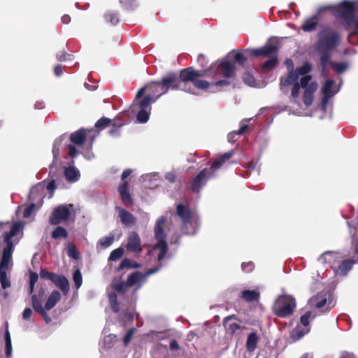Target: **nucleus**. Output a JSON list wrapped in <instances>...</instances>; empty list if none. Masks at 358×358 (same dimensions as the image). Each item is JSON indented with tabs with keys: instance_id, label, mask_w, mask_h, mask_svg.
Returning a JSON list of instances; mask_svg holds the SVG:
<instances>
[{
	"instance_id": "obj_1",
	"label": "nucleus",
	"mask_w": 358,
	"mask_h": 358,
	"mask_svg": "<svg viewBox=\"0 0 358 358\" xmlns=\"http://www.w3.org/2000/svg\"><path fill=\"white\" fill-rule=\"evenodd\" d=\"M203 76H204V74L194 71L191 68H188L181 71L180 75V81L179 82H177V76L175 74L171 73L163 77L161 82L152 83L149 84L147 87L148 90L154 94L159 93L155 98L156 101L162 95L167 93L170 89L173 90H181L192 94H196L190 87L189 83H192L196 88L199 90H205L208 89L210 83L206 80L199 79V78Z\"/></svg>"
},
{
	"instance_id": "obj_2",
	"label": "nucleus",
	"mask_w": 358,
	"mask_h": 358,
	"mask_svg": "<svg viewBox=\"0 0 358 358\" xmlns=\"http://www.w3.org/2000/svg\"><path fill=\"white\" fill-rule=\"evenodd\" d=\"M166 223L164 217L159 218L155 224L154 231V243L152 245L151 250L148 252V255L155 259H157L159 263L158 266L150 269L145 273L136 271L128 276L127 280V285L132 287L138 285V289L147 280V278L157 271H159L162 266L163 261L166 259H169L168 255V244L166 241V236L164 232V227Z\"/></svg>"
},
{
	"instance_id": "obj_3",
	"label": "nucleus",
	"mask_w": 358,
	"mask_h": 358,
	"mask_svg": "<svg viewBox=\"0 0 358 358\" xmlns=\"http://www.w3.org/2000/svg\"><path fill=\"white\" fill-rule=\"evenodd\" d=\"M246 55L248 54L245 51L244 52H231L219 64H214L210 66L206 74L211 76L214 73L213 78L215 81L210 83L208 87L210 92H218L230 85L229 79L233 78L235 74L234 64L238 63L243 65L247 59Z\"/></svg>"
},
{
	"instance_id": "obj_4",
	"label": "nucleus",
	"mask_w": 358,
	"mask_h": 358,
	"mask_svg": "<svg viewBox=\"0 0 358 358\" xmlns=\"http://www.w3.org/2000/svg\"><path fill=\"white\" fill-rule=\"evenodd\" d=\"M23 229V224L17 222H0V248L6 245L2 250V257L0 262V282L1 287L6 289L10 286V280L6 275V270L11 262L12 253L14 250V237Z\"/></svg>"
},
{
	"instance_id": "obj_5",
	"label": "nucleus",
	"mask_w": 358,
	"mask_h": 358,
	"mask_svg": "<svg viewBox=\"0 0 358 358\" xmlns=\"http://www.w3.org/2000/svg\"><path fill=\"white\" fill-rule=\"evenodd\" d=\"M345 257L339 252H326L318 258V261L328 263L336 275L345 276L351 270L352 265L358 263V243L355 247L353 257L345 259Z\"/></svg>"
},
{
	"instance_id": "obj_6",
	"label": "nucleus",
	"mask_w": 358,
	"mask_h": 358,
	"mask_svg": "<svg viewBox=\"0 0 358 358\" xmlns=\"http://www.w3.org/2000/svg\"><path fill=\"white\" fill-rule=\"evenodd\" d=\"M341 36L337 31L324 28L318 33L317 50L321 55L320 62L323 68L329 63L331 51L340 43Z\"/></svg>"
},
{
	"instance_id": "obj_7",
	"label": "nucleus",
	"mask_w": 358,
	"mask_h": 358,
	"mask_svg": "<svg viewBox=\"0 0 358 358\" xmlns=\"http://www.w3.org/2000/svg\"><path fill=\"white\" fill-rule=\"evenodd\" d=\"M355 3L352 1H343L336 10V17L341 21L347 29H352L350 36L358 32V20L355 16Z\"/></svg>"
},
{
	"instance_id": "obj_8",
	"label": "nucleus",
	"mask_w": 358,
	"mask_h": 358,
	"mask_svg": "<svg viewBox=\"0 0 358 358\" xmlns=\"http://www.w3.org/2000/svg\"><path fill=\"white\" fill-rule=\"evenodd\" d=\"M145 90V88L143 87L138 90L135 100L131 106L133 113L137 112L136 120L139 123H145L148 121L151 112V103L156 101V99H152V96L150 95H147L142 100L137 101V99L143 96Z\"/></svg>"
},
{
	"instance_id": "obj_9",
	"label": "nucleus",
	"mask_w": 358,
	"mask_h": 358,
	"mask_svg": "<svg viewBox=\"0 0 358 358\" xmlns=\"http://www.w3.org/2000/svg\"><path fill=\"white\" fill-rule=\"evenodd\" d=\"M177 213L182 220V231L185 234L193 235L196 233L199 225V219L197 214L191 212L183 205L177 206Z\"/></svg>"
},
{
	"instance_id": "obj_10",
	"label": "nucleus",
	"mask_w": 358,
	"mask_h": 358,
	"mask_svg": "<svg viewBox=\"0 0 358 358\" xmlns=\"http://www.w3.org/2000/svg\"><path fill=\"white\" fill-rule=\"evenodd\" d=\"M296 303L294 298L288 295L280 296L273 306V313L280 317H286L294 310Z\"/></svg>"
},
{
	"instance_id": "obj_11",
	"label": "nucleus",
	"mask_w": 358,
	"mask_h": 358,
	"mask_svg": "<svg viewBox=\"0 0 358 358\" xmlns=\"http://www.w3.org/2000/svg\"><path fill=\"white\" fill-rule=\"evenodd\" d=\"M73 211V206L72 204L59 205L53 210L49 218V222L53 225L64 222L69 219Z\"/></svg>"
},
{
	"instance_id": "obj_12",
	"label": "nucleus",
	"mask_w": 358,
	"mask_h": 358,
	"mask_svg": "<svg viewBox=\"0 0 358 358\" xmlns=\"http://www.w3.org/2000/svg\"><path fill=\"white\" fill-rule=\"evenodd\" d=\"M311 76H303L300 80L301 87L304 89L303 94V102L306 106H310L314 99V93L317 89V83L310 82Z\"/></svg>"
},
{
	"instance_id": "obj_13",
	"label": "nucleus",
	"mask_w": 358,
	"mask_h": 358,
	"mask_svg": "<svg viewBox=\"0 0 358 358\" xmlns=\"http://www.w3.org/2000/svg\"><path fill=\"white\" fill-rule=\"evenodd\" d=\"M40 276L41 278L51 280L58 288L61 289L64 295H66L69 293V282L64 276L59 275L45 269H42L40 271Z\"/></svg>"
},
{
	"instance_id": "obj_14",
	"label": "nucleus",
	"mask_w": 358,
	"mask_h": 358,
	"mask_svg": "<svg viewBox=\"0 0 358 358\" xmlns=\"http://www.w3.org/2000/svg\"><path fill=\"white\" fill-rule=\"evenodd\" d=\"M339 89H336L335 87V82L333 80H327L322 86V92L324 96L321 104L322 110L325 111L329 100L334 96Z\"/></svg>"
},
{
	"instance_id": "obj_15",
	"label": "nucleus",
	"mask_w": 358,
	"mask_h": 358,
	"mask_svg": "<svg viewBox=\"0 0 358 358\" xmlns=\"http://www.w3.org/2000/svg\"><path fill=\"white\" fill-rule=\"evenodd\" d=\"M214 171L203 169L200 171L192 180L191 188L194 192H199L201 188L206 184L207 180L214 176Z\"/></svg>"
},
{
	"instance_id": "obj_16",
	"label": "nucleus",
	"mask_w": 358,
	"mask_h": 358,
	"mask_svg": "<svg viewBox=\"0 0 358 358\" xmlns=\"http://www.w3.org/2000/svg\"><path fill=\"white\" fill-rule=\"evenodd\" d=\"M131 173H132L131 169H127L122 173V177H121L122 183L118 187V191L121 196L122 202L127 206H130L132 205V199L131 197L130 194L127 191L128 183L127 181H125V179L127 177H129Z\"/></svg>"
},
{
	"instance_id": "obj_17",
	"label": "nucleus",
	"mask_w": 358,
	"mask_h": 358,
	"mask_svg": "<svg viewBox=\"0 0 358 358\" xmlns=\"http://www.w3.org/2000/svg\"><path fill=\"white\" fill-rule=\"evenodd\" d=\"M45 294V291L43 289H41L38 295L34 294L31 296V303L32 307L35 311L40 313L43 317L44 318L46 323H50L51 322V318L48 316L46 313L47 310L43 308L42 306L41 300L43 298Z\"/></svg>"
},
{
	"instance_id": "obj_18",
	"label": "nucleus",
	"mask_w": 358,
	"mask_h": 358,
	"mask_svg": "<svg viewBox=\"0 0 358 358\" xmlns=\"http://www.w3.org/2000/svg\"><path fill=\"white\" fill-rule=\"evenodd\" d=\"M125 247L127 250L134 254H138L142 251L143 246L141 238L136 232L131 231L128 234Z\"/></svg>"
},
{
	"instance_id": "obj_19",
	"label": "nucleus",
	"mask_w": 358,
	"mask_h": 358,
	"mask_svg": "<svg viewBox=\"0 0 358 358\" xmlns=\"http://www.w3.org/2000/svg\"><path fill=\"white\" fill-rule=\"evenodd\" d=\"M278 47L274 45H266L263 48L258 49H248L245 50V52L250 54L254 56L264 55L265 57H272L275 54H277Z\"/></svg>"
},
{
	"instance_id": "obj_20",
	"label": "nucleus",
	"mask_w": 358,
	"mask_h": 358,
	"mask_svg": "<svg viewBox=\"0 0 358 358\" xmlns=\"http://www.w3.org/2000/svg\"><path fill=\"white\" fill-rule=\"evenodd\" d=\"M116 210L118 213V216L120 219L121 222L126 227H131L136 223V218L129 211L124 210L121 207H116Z\"/></svg>"
},
{
	"instance_id": "obj_21",
	"label": "nucleus",
	"mask_w": 358,
	"mask_h": 358,
	"mask_svg": "<svg viewBox=\"0 0 358 358\" xmlns=\"http://www.w3.org/2000/svg\"><path fill=\"white\" fill-rule=\"evenodd\" d=\"M299 80V73L297 72L291 71L288 76L285 78L284 79H281L280 80V90L284 93H287V87L289 85H294L296 83H298Z\"/></svg>"
},
{
	"instance_id": "obj_22",
	"label": "nucleus",
	"mask_w": 358,
	"mask_h": 358,
	"mask_svg": "<svg viewBox=\"0 0 358 358\" xmlns=\"http://www.w3.org/2000/svg\"><path fill=\"white\" fill-rule=\"evenodd\" d=\"M64 176L67 181L75 182L80 178V171L74 166H69L64 169Z\"/></svg>"
},
{
	"instance_id": "obj_23",
	"label": "nucleus",
	"mask_w": 358,
	"mask_h": 358,
	"mask_svg": "<svg viewBox=\"0 0 358 358\" xmlns=\"http://www.w3.org/2000/svg\"><path fill=\"white\" fill-rule=\"evenodd\" d=\"M60 292L57 290H54L48 297L43 308L47 310H51L60 301Z\"/></svg>"
},
{
	"instance_id": "obj_24",
	"label": "nucleus",
	"mask_w": 358,
	"mask_h": 358,
	"mask_svg": "<svg viewBox=\"0 0 358 358\" xmlns=\"http://www.w3.org/2000/svg\"><path fill=\"white\" fill-rule=\"evenodd\" d=\"M234 316H228L225 317L223 321V324L226 330L231 334H234L240 329V325L234 321Z\"/></svg>"
},
{
	"instance_id": "obj_25",
	"label": "nucleus",
	"mask_w": 358,
	"mask_h": 358,
	"mask_svg": "<svg viewBox=\"0 0 358 358\" xmlns=\"http://www.w3.org/2000/svg\"><path fill=\"white\" fill-rule=\"evenodd\" d=\"M86 138V130L80 129L71 134L70 139L71 142L77 145H81L84 143Z\"/></svg>"
},
{
	"instance_id": "obj_26",
	"label": "nucleus",
	"mask_w": 358,
	"mask_h": 358,
	"mask_svg": "<svg viewBox=\"0 0 358 358\" xmlns=\"http://www.w3.org/2000/svg\"><path fill=\"white\" fill-rule=\"evenodd\" d=\"M159 174L157 173H151L148 174H145L141 176V179L143 182H148L149 183L146 185L148 188H153L158 185L159 181Z\"/></svg>"
},
{
	"instance_id": "obj_27",
	"label": "nucleus",
	"mask_w": 358,
	"mask_h": 358,
	"mask_svg": "<svg viewBox=\"0 0 358 358\" xmlns=\"http://www.w3.org/2000/svg\"><path fill=\"white\" fill-rule=\"evenodd\" d=\"M310 331L309 327H303L301 324L297 325L291 333V338L293 341H297L301 338L305 334Z\"/></svg>"
},
{
	"instance_id": "obj_28",
	"label": "nucleus",
	"mask_w": 358,
	"mask_h": 358,
	"mask_svg": "<svg viewBox=\"0 0 358 358\" xmlns=\"http://www.w3.org/2000/svg\"><path fill=\"white\" fill-rule=\"evenodd\" d=\"M317 24V16L313 15L304 20L301 29L306 32H310L316 29Z\"/></svg>"
},
{
	"instance_id": "obj_29",
	"label": "nucleus",
	"mask_w": 358,
	"mask_h": 358,
	"mask_svg": "<svg viewBox=\"0 0 358 358\" xmlns=\"http://www.w3.org/2000/svg\"><path fill=\"white\" fill-rule=\"evenodd\" d=\"M234 155V150H231L227 152L219 157L216 159L214 163L212 164L210 167V170H213L214 171L217 169H220L222 164L227 159H229Z\"/></svg>"
},
{
	"instance_id": "obj_30",
	"label": "nucleus",
	"mask_w": 358,
	"mask_h": 358,
	"mask_svg": "<svg viewBox=\"0 0 358 358\" xmlns=\"http://www.w3.org/2000/svg\"><path fill=\"white\" fill-rule=\"evenodd\" d=\"M258 340V336L255 332H252L248 335L246 346L249 352H253L256 349Z\"/></svg>"
},
{
	"instance_id": "obj_31",
	"label": "nucleus",
	"mask_w": 358,
	"mask_h": 358,
	"mask_svg": "<svg viewBox=\"0 0 358 358\" xmlns=\"http://www.w3.org/2000/svg\"><path fill=\"white\" fill-rule=\"evenodd\" d=\"M43 190V187L41 185L33 187L30 190L29 200L36 201L38 198L42 199L43 197V193L41 192Z\"/></svg>"
},
{
	"instance_id": "obj_32",
	"label": "nucleus",
	"mask_w": 358,
	"mask_h": 358,
	"mask_svg": "<svg viewBox=\"0 0 358 358\" xmlns=\"http://www.w3.org/2000/svg\"><path fill=\"white\" fill-rule=\"evenodd\" d=\"M5 344H6V355L7 357H10L12 355L13 348H12L10 332L8 329V324H6V329L5 331Z\"/></svg>"
},
{
	"instance_id": "obj_33",
	"label": "nucleus",
	"mask_w": 358,
	"mask_h": 358,
	"mask_svg": "<svg viewBox=\"0 0 358 358\" xmlns=\"http://www.w3.org/2000/svg\"><path fill=\"white\" fill-rule=\"evenodd\" d=\"M300 86L301 84L296 83L294 85H293L291 91V103H296L299 105V96L300 94Z\"/></svg>"
},
{
	"instance_id": "obj_34",
	"label": "nucleus",
	"mask_w": 358,
	"mask_h": 358,
	"mask_svg": "<svg viewBox=\"0 0 358 358\" xmlns=\"http://www.w3.org/2000/svg\"><path fill=\"white\" fill-rule=\"evenodd\" d=\"M259 293L255 290H245L241 292V297L247 301H252L257 299Z\"/></svg>"
},
{
	"instance_id": "obj_35",
	"label": "nucleus",
	"mask_w": 358,
	"mask_h": 358,
	"mask_svg": "<svg viewBox=\"0 0 358 358\" xmlns=\"http://www.w3.org/2000/svg\"><path fill=\"white\" fill-rule=\"evenodd\" d=\"M243 80L247 85H248L250 87H260V85L256 82L254 76L249 73H245L243 74Z\"/></svg>"
},
{
	"instance_id": "obj_36",
	"label": "nucleus",
	"mask_w": 358,
	"mask_h": 358,
	"mask_svg": "<svg viewBox=\"0 0 358 358\" xmlns=\"http://www.w3.org/2000/svg\"><path fill=\"white\" fill-rule=\"evenodd\" d=\"M68 236L67 231L62 227H57L52 233V237L55 239L66 238Z\"/></svg>"
},
{
	"instance_id": "obj_37",
	"label": "nucleus",
	"mask_w": 358,
	"mask_h": 358,
	"mask_svg": "<svg viewBox=\"0 0 358 358\" xmlns=\"http://www.w3.org/2000/svg\"><path fill=\"white\" fill-rule=\"evenodd\" d=\"M106 20L113 25H115L119 22V15L116 12H108L104 16Z\"/></svg>"
},
{
	"instance_id": "obj_38",
	"label": "nucleus",
	"mask_w": 358,
	"mask_h": 358,
	"mask_svg": "<svg viewBox=\"0 0 358 358\" xmlns=\"http://www.w3.org/2000/svg\"><path fill=\"white\" fill-rule=\"evenodd\" d=\"M108 299L113 312L117 313L119 311V306L117 301V295L115 292H110L108 294Z\"/></svg>"
},
{
	"instance_id": "obj_39",
	"label": "nucleus",
	"mask_w": 358,
	"mask_h": 358,
	"mask_svg": "<svg viewBox=\"0 0 358 358\" xmlns=\"http://www.w3.org/2000/svg\"><path fill=\"white\" fill-rule=\"evenodd\" d=\"M309 303L312 306H315V307L320 308L325 305V303H327V299L326 298H322L320 299V297L317 296L312 297L309 300Z\"/></svg>"
},
{
	"instance_id": "obj_40",
	"label": "nucleus",
	"mask_w": 358,
	"mask_h": 358,
	"mask_svg": "<svg viewBox=\"0 0 358 358\" xmlns=\"http://www.w3.org/2000/svg\"><path fill=\"white\" fill-rule=\"evenodd\" d=\"M124 255V249L122 248H118L114 250H113L109 256V261H116L120 259Z\"/></svg>"
},
{
	"instance_id": "obj_41",
	"label": "nucleus",
	"mask_w": 358,
	"mask_h": 358,
	"mask_svg": "<svg viewBox=\"0 0 358 358\" xmlns=\"http://www.w3.org/2000/svg\"><path fill=\"white\" fill-rule=\"evenodd\" d=\"M114 241L113 236H106L101 238L98 243V248H106L109 247Z\"/></svg>"
},
{
	"instance_id": "obj_42",
	"label": "nucleus",
	"mask_w": 358,
	"mask_h": 358,
	"mask_svg": "<svg viewBox=\"0 0 358 358\" xmlns=\"http://www.w3.org/2000/svg\"><path fill=\"white\" fill-rule=\"evenodd\" d=\"M270 59L263 64V69L264 71H268L275 66L277 62L276 54L272 57H268Z\"/></svg>"
},
{
	"instance_id": "obj_43",
	"label": "nucleus",
	"mask_w": 358,
	"mask_h": 358,
	"mask_svg": "<svg viewBox=\"0 0 358 358\" xmlns=\"http://www.w3.org/2000/svg\"><path fill=\"white\" fill-rule=\"evenodd\" d=\"M331 66L334 70L338 73L344 72L348 68V64L345 62L332 63Z\"/></svg>"
},
{
	"instance_id": "obj_44",
	"label": "nucleus",
	"mask_w": 358,
	"mask_h": 358,
	"mask_svg": "<svg viewBox=\"0 0 358 358\" xmlns=\"http://www.w3.org/2000/svg\"><path fill=\"white\" fill-rule=\"evenodd\" d=\"M110 123V120L107 117L99 119L95 124V127L99 130H102L108 127Z\"/></svg>"
},
{
	"instance_id": "obj_45",
	"label": "nucleus",
	"mask_w": 358,
	"mask_h": 358,
	"mask_svg": "<svg viewBox=\"0 0 358 358\" xmlns=\"http://www.w3.org/2000/svg\"><path fill=\"white\" fill-rule=\"evenodd\" d=\"M38 279V275L35 272L30 273L29 277V294H32L34 290V286Z\"/></svg>"
},
{
	"instance_id": "obj_46",
	"label": "nucleus",
	"mask_w": 358,
	"mask_h": 358,
	"mask_svg": "<svg viewBox=\"0 0 358 358\" xmlns=\"http://www.w3.org/2000/svg\"><path fill=\"white\" fill-rule=\"evenodd\" d=\"M63 141V138L60 137L58 139H56L54 142L53 147H52V155L54 158L55 159L57 157V156L59 154V147L62 145Z\"/></svg>"
},
{
	"instance_id": "obj_47",
	"label": "nucleus",
	"mask_w": 358,
	"mask_h": 358,
	"mask_svg": "<svg viewBox=\"0 0 358 358\" xmlns=\"http://www.w3.org/2000/svg\"><path fill=\"white\" fill-rule=\"evenodd\" d=\"M311 70V66L310 64L306 63L304 65H303L302 66L299 67V68H297L295 71L297 72V73H299V76H306L307 73H309Z\"/></svg>"
},
{
	"instance_id": "obj_48",
	"label": "nucleus",
	"mask_w": 358,
	"mask_h": 358,
	"mask_svg": "<svg viewBox=\"0 0 358 358\" xmlns=\"http://www.w3.org/2000/svg\"><path fill=\"white\" fill-rule=\"evenodd\" d=\"M73 278L76 288H80L83 282V278L81 273L79 269H77L74 271Z\"/></svg>"
},
{
	"instance_id": "obj_49",
	"label": "nucleus",
	"mask_w": 358,
	"mask_h": 358,
	"mask_svg": "<svg viewBox=\"0 0 358 358\" xmlns=\"http://www.w3.org/2000/svg\"><path fill=\"white\" fill-rule=\"evenodd\" d=\"M311 316V313L310 311L306 312L304 315L301 317L300 322L301 324L303 327H309L310 318Z\"/></svg>"
},
{
	"instance_id": "obj_50",
	"label": "nucleus",
	"mask_w": 358,
	"mask_h": 358,
	"mask_svg": "<svg viewBox=\"0 0 358 358\" xmlns=\"http://www.w3.org/2000/svg\"><path fill=\"white\" fill-rule=\"evenodd\" d=\"M135 331H136V329L134 328H131L128 331V332L127 333V334L125 335V336L124 337V339H123V342L125 345H127L129 343Z\"/></svg>"
},
{
	"instance_id": "obj_51",
	"label": "nucleus",
	"mask_w": 358,
	"mask_h": 358,
	"mask_svg": "<svg viewBox=\"0 0 358 358\" xmlns=\"http://www.w3.org/2000/svg\"><path fill=\"white\" fill-rule=\"evenodd\" d=\"M131 264H132V262L129 259H124L121 263L120 264L117 269L118 270H122V269H124L125 268H131Z\"/></svg>"
},
{
	"instance_id": "obj_52",
	"label": "nucleus",
	"mask_w": 358,
	"mask_h": 358,
	"mask_svg": "<svg viewBox=\"0 0 358 358\" xmlns=\"http://www.w3.org/2000/svg\"><path fill=\"white\" fill-rule=\"evenodd\" d=\"M34 208H35V203H31L27 207H26L24 210V213H23V217L24 218L29 217L31 216Z\"/></svg>"
},
{
	"instance_id": "obj_53",
	"label": "nucleus",
	"mask_w": 358,
	"mask_h": 358,
	"mask_svg": "<svg viewBox=\"0 0 358 358\" xmlns=\"http://www.w3.org/2000/svg\"><path fill=\"white\" fill-rule=\"evenodd\" d=\"M256 119L257 118V116L252 117V119ZM250 120H252V118L250 119H248V120H243L241 121V127L240 129L237 131V134H239V135H241L247 129H248V124L244 123V122H247L248 121H250Z\"/></svg>"
},
{
	"instance_id": "obj_54",
	"label": "nucleus",
	"mask_w": 358,
	"mask_h": 358,
	"mask_svg": "<svg viewBox=\"0 0 358 358\" xmlns=\"http://www.w3.org/2000/svg\"><path fill=\"white\" fill-rule=\"evenodd\" d=\"M68 255L70 257L78 259H79V253L74 247L69 248L68 250Z\"/></svg>"
},
{
	"instance_id": "obj_55",
	"label": "nucleus",
	"mask_w": 358,
	"mask_h": 358,
	"mask_svg": "<svg viewBox=\"0 0 358 358\" xmlns=\"http://www.w3.org/2000/svg\"><path fill=\"white\" fill-rule=\"evenodd\" d=\"M241 266L243 271L248 273L252 271L254 264L252 262H250L247 263H243Z\"/></svg>"
},
{
	"instance_id": "obj_56",
	"label": "nucleus",
	"mask_w": 358,
	"mask_h": 358,
	"mask_svg": "<svg viewBox=\"0 0 358 358\" xmlns=\"http://www.w3.org/2000/svg\"><path fill=\"white\" fill-rule=\"evenodd\" d=\"M127 287H128L127 285V282L125 283L121 282V283L114 285L113 289H114V290H115L117 292H124V289Z\"/></svg>"
},
{
	"instance_id": "obj_57",
	"label": "nucleus",
	"mask_w": 358,
	"mask_h": 358,
	"mask_svg": "<svg viewBox=\"0 0 358 358\" xmlns=\"http://www.w3.org/2000/svg\"><path fill=\"white\" fill-rule=\"evenodd\" d=\"M165 178L171 182H174L176 178V173L175 171H170L165 174Z\"/></svg>"
},
{
	"instance_id": "obj_58",
	"label": "nucleus",
	"mask_w": 358,
	"mask_h": 358,
	"mask_svg": "<svg viewBox=\"0 0 358 358\" xmlns=\"http://www.w3.org/2000/svg\"><path fill=\"white\" fill-rule=\"evenodd\" d=\"M32 310L30 308H26L22 313V318L24 320H29L32 315Z\"/></svg>"
},
{
	"instance_id": "obj_59",
	"label": "nucleus",
	"mask_w": 358,
	"mask_h": 358,
	"mask_svg": "<svg viewBox=\"0 0 358 358\" xmlns=\"http://www.w3.org/2000/svg\"><path fill=\"white\" fill-rule=\"evenodd\" d=\"M69 155L71 157H76L78 155V152L74 145H69Z\"/></svg>"
},
{
	"instance_id": "obj_60",
	"label": "nucleus",
	"mask_w": 358,
	"mask_h": 358,
	"mask_svg": "<svg viewBox=\"0 0 358 358\" xmlns=\"http://www.w3.org/2000/svg\"><path fill=\"white\" fill-rule=\"evenodd\" d=\"M57 58L59 61H66V60H70L71 59V55L66 54L64 52H61V53L57 54Z\"/></svg>"
},
{
	"instance_id": "obj_61",
	"label": "nucleus",
	"mask_w": 358,
	"mask_h": 358,
	"mask_svg": "<svg viewBox=\"0 0 358 358\" xmlns=\"http://www.w3.org/2000/svg\"><path fill=\"white\" fill-rule=\"evenodd\" d=\"M116 336L114 334H109L106 336L103 339V342L105 345H108V347H110V343H112L114 340H115Z\"/></svg>"
},
{
	"instance_id": "obj_62",
	"label": "nucleus",
	"mask_w": 358,
	"mask_h": 358,
	"mask_svg": "<svg viewBox=\"0 0 358 358\" xmlns=\"http://www.w3.org/2000/svg\"><path fill=\"white\" fill-rule=\"evenodd\" d=\"M122 125H119L117 127H113L112 129H110L109 131V134L110 136H117L120 135V127Z\"/></svg>"
},
{
	"instance_id": "obj_63",
	"label": "nucleus",
	"mask_w": 358,
	"mask_h": 358,
	"mask_svg": "<svg viewBox=\"0 0 358 358\" xmlns=\"http://www.w3.org/2000/svg\"><path fill=\"white\" fill-rule=\"evenodd\" d=\"M237 131H233L228 134V141L229 142H234L236 141L235 137L238 136Z\"/></svg>"
},
{
	"instance_id": "obj_64",
	"label": "nucleus",
	"mask_w": 358,
	"mask_h": 358,
	"mask_svg": "<svg viewBox=\"0 0 358 358\" xmlns=\"http://www.w3.org/2000/svg\"><path fill=\"white\" fill-rule=\"evenodd\" d=\"M54 72H55L56 76H61L62 74V73H63L62 66H59V65L55 66V68L54 69Z\"/></svg>"
}]
</instances>
